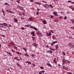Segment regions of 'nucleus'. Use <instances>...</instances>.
Masks as SVG:
<instances>
[{"label":"nucleus","mask_w":74,"mask_h":74,"mask_svg":"<svg viewBox=\"0 0 74 74\" xmlns=\"http://www.w3.org/2000/svg\"><path fill=\"white\" fill-rule=\"evenodd\" d=\"M8 26L7 24L4 23H1L0 24V27H1L2 28H3V29H7V27Z\"/></svg>","instance_id":"obj_1"},{"label":"nucleus","mask_w":74,"mask_h":74,"mask_svg":"<svg viewBox=\"0 0 74 74\" xmlns=\"http://www.w3.org/2000/svg\"><path fill=\"white\" fill-rule=\"evenodd\" d=\"M36 34H38V35H39V36H40V37H42L43 36V35L42 34L41 32L39 31H37V33Z\"/></svg>","instance_id":"obj_2"},{"label":"nucleus","mask_w":74,"mask_h":74,"mask_svg":"<svg viewBox=\"0 0 74 74\" xmlns=\"http://www.w3.org/2000/svg\"><path fill=\"white\" fill-rule=\"evenodd\" d=\"M17 8H18L19 10H24V9L22 7L20 6L19 5H17Z\"/></svg>","instance_id":"obj_3"},{"label":"nucleus","mask_w":74,"mask_h":74,"mask_svg":"<svg viewBox=\"0 0 74 74\" xmlns=\"http://www.w3.org/2000/svg\"><path fill=\"white\" fill-rule=\"evenodd\" d=\"M43 6L45 8H48L49 7V5L48 4H44Z\"/></svg>","instance_id":"obj_4"},{"label":"nucleus","mask_w":74,"mask_h":74,"mask_svg":"<svg viewBox=\"0 0 74 74\" xmlns=\"http://www.w3.org/2000/svg\"><path fill=\"white\" fill-rule=\"evenodd\" d=\"M57 42H58V41H55L54 42H53L52 43H51V46L53 45V44H56V43H57Z\"/></svg>","instance_id":"obj_5"},{"label":"nucleus","mask_w":74,"mask_h":74,"mask_svg":"<svg viewBox=\"0 0 74 74\" xmlns=\"http://www.w3.org/2000/svg\"><path fill=\"white\" fill-rule=\"evenodd\" d=\"M63 68L64 70H68V68L67 67H66L65 66H63Z\"/></svg>","instance_id":"obj_6"},{"label":"nucleus","mask_w":74,"mask_h":74,"mask_svg":"<svg viewBox=\"0 0 74 74\" xmlns=\"http://www.w3.org/2000/svg\"><path fill=\"white\" fill-rule=\"evenodd\" d=\"M31 34L34 36H35V34H34V32L33 31H32L31 32Z\"/></svg>","instance_id":"obj_7"},{"label":"nucleus","mask_w":74,"mask_h":74,"mask_svg":"<svg viewBox=\"0 0 74 74\" xmlns=\"http://www.w3.org/2000/svg\"><path fill=\"white\" fill-rule=\"evenodd\" d=\"M51 35L52 34H51V32H49V34H48V33H47V36H51Z\"/></svg>","instance_id":"obj_8"},{"label":"nucleus","mask_w":74,"mask_h":74,"mask_svg":"<svg viewBox=\"0 0 74 74\" xmlns=\"http://www.w3.org/2000/svg\"><path fill=\"white\" fill-rule=\"evenodd\" d=\"M53 62L54 63H57V61H56V58H55L53 60Z\"/></svg>","instance_id":"obj_9"},{"label":"nucleus","mask_w":74,"mask_h":74,"mask_svg":"<svg viewBox=\"0 0 74 74\" xmlns=\"http://www.w3.org/2000/svg\"><path fill=\"white\" fill-rule=\"evenodd\" d=\"M70 61H69L68 60H65V63H68V64H69L70 63Z\"/></svg>","instance_id":"obj_10"},{"label":"nucleus","mask_w":74,"mask_h":74,"mask_svg":"<svg viewBox=\"0 0 74 74\" xmlns=\"http://www.w3.org/2000/svg\"><path fill=\"white\" fill-rule=\"evenodd\" d=\"M62 62L63 65H64V64H65V63H65V60L64 59L62 60Z\"/></svg>","instance_id":"obj_11"},{"label":"nucleus","mask_w":74,"mask_h":74,"mask_svg":"<svg viewBox=\"0 0 74 74\" xmlns=\"http://www.w3.org/2000/svg\"><path fill=\"white\" fill-rule=\"evenodd\" d=\"M33 20V18L32 17H30L29 18V21H31Z\"/></svg>","instance_id":"obj_12"},{"label":"nucleus","mask_w":74,"mask_h":74,"mask_svg":"<svg viewBox=\"0 0 74 74\" xmlns=\"http://www.w3.org/2000/svg\"><path fill=\"white\" fill-rule=\"evenodd\" d=\"M53 13H54V15H55L56 16H58V15L57 14V12H53Z\"/></svg>","instance_id":"obj_13"},{"label":"nucleus","mask_w":74,"mask_h":74,"mask_svg":"<svg viewBox=\"0 0 74 74\" xmlns=\"http://www.w3.org/2000/svg\"><path fill=\"white\" fill-rule=\"evenodd\" d=\"M47 64L48 66H49V67H52V65H51L50 64L47 63Z\"/></svg>","instance_id":"obj_14"},{"label":"nucleus","mask_w":74,"mask_h":74,"mask_svg":"<svg viewBox=\"0 0 74 74\" xmlns=\"http://www.w3.org/2000/svg\"><path fill=\"white\" fill-rule=\"evenodd\" d=\"M43 24L44 25H45L46 24H47V21H46L45 20L44 21H43Z\"/></svg>","instance_id":"obj_15"},{"label":"nucleus","mask_w":74,"mask_h":74,"mask_svg":"<svg viewBox=\"0 0 74 74\" xmlns=\"http://www.w3.org/2000/svg\"><path fill=\"white\" fill-rule=\"evenodd\" d=\"M59 18L60 19H63L64 18V17L63 16H60L59 17Z\"/></svg>","instance_id":"obj_16"},{"label":"nucleus","mask_w":74,"mask_h":74,"mask_svg":"<svg viewBox=\"0 0 74 74\" xmlns=\"http://www.w3.org/2000/svg\"><path fill=\"white\" fill-rule=\"evenodd\" d=\"M33 45L34 47H37V44H36L35 43H33Z\"/></svg>","instance_id":"obj_17"},{"label":"nucleus","mask_w":74,"mask_h":74,"mask_svg":"<svg viewBox=\"0 0 74 74\" xmlns=\"http://www.w3.org/2000/svg\"><path fill=\"white\" fill-rule=\"evenodd\" d=\"M7 53H8L9 55H10V56H12V54H11V53L8 52H7Z\"/></svg>","instance_id":"obj_18"},{"label":"nucleus","mask_w":74,"mask_h":74,"mask_svg":"<svg viewBox=\"0 0 74 74\" xmlns=\"http://www.w3.org/2000/svg\"><path fill=\"white\" fill-rule=\"evenodd\" d=\"M14 22H18V20L16 19L15 18H14Z\"/></svg>","instance_id":"obj_19"},{"label":"nucleus","mask_w":74,"mask_h":74,"mask_svg":"<svg viewBox=\"0 0 74 74\" xmlns=\"http://www.w3.org/2000/svg\"><path fill=\"white\" fill-rule=\"evenodd\" d=\"M2 12L4 15V16H5V13L4 11L3 10H2Z\"/></svg>","instance_id":"obj_20"},{"label":"nucleus","mask_w":74,"mask_h":74,"mask_svg":"<svg viewBox=\"0 0 74 74\" xmlns=\"http://www.w3.org/2000/svg\"><path fill=\"white\" fill-rule=\"evenodd\" d=\"M50 49H51V51H55V50L54 49H52L51 48H50Z\"/></svg>","instance_id":"obj_21"},{"label":"nucleus","mask_w":74,"mask_h":74,"mask_svg":"<svg viewBox=\"0 0 74 74\" xmlns=\"http://www.w3.org/2000/svg\"><path fill=\"white\" fill-rule=\"evenodd\" d=\"M56 49L57 50H58V48H59V47L58 45L56 46Z\"/></svg>","instance_id":"obj_22"},{"label":"nucleus","mask_w":74,"mask_h":74,"mask_svg":"<svg viewBox=\"0 0 74 74\" xmlns=\"http://www.w3.org/2000/svg\"><path fill=\"white\" fill-rule=\"evenodd\" d=\"M34 29L36 30V31H37V30H38L37 28H36V27H34Z\"/></svg>","instance_id":"obj_23"},{"label":"nucleus","mask_w":74,"mask_h":74,"mask_svg":"<svg viewBox=\"0 0 74 74\" xmlns=\"http://www.w3.org/2000/svg\"><path fill=\"white\" fill-rule=\"evenodd\" d=\"M31 25H25V27H29L31 26Z\"/></svg>","instance_id":"obj_24"},{"label":"nucleus","mask_w":74,"mask_h":74,"mask_svg":"<svg viewBox=\"0 0 74 74\" xmlns=\"http://www.w3.org/2000/svg\"><path fill=\"white\" fill-rule=\"evenodd\" d=\"M54 22H58V19H56L55 20H54Z\"/></svg>","instance_id":"obj_25"},{"label":"nucleus","mask_w":74,"mask_h":74,"mask_svg":"<svg viewBox=\"0 0 74 74\" xmlns=\"http://www.w3.org/2000/svg\"><path fill=\"white\" fill-rule=\"evenodd\" d=\"M71 45H72V44L70 43L68 44V46H69V47H71Z\"/></svg>","instance_id":"obj_26"},{"label":"nucleus","mask_w":74,"mask_h":74,"mask_svg":"<svg viewBox=\"0 0 74 74\" xmlns=\"http://www.w3.org/2000/svg\"><path fill=\"white\" fill-rule=\"evenodd\" d=\"M24 55L25 56H29V55L27 54V53H26Z\"/></svg>","instance_id":"obj_27"},{"label":"nucleus","mask_w":74,"mask_h":74,"mask_svg":"<svg viewBox=\"0 0 74 74\" xmlns=\"http://www.w3.org/2000/svg\"><path fill=\"white\" fill-rule=\"evenodd\" d=\"M52 38L53 40H55V39H56V38L53 36H52Z\"/></svg>","instance_id":"obj_28"},{"label":"nucleus","mask_w":74,"mask_h":74,"mask_svg":"<svg viewBox=\"0 0 74 74\" xmlns=\"http://www.w3.org/2000/svg\"><path fill=\"white\" fill-rule=\"evenodd\" d=\"M23 49L24 50V51H25L26 52V49L25 48H23Z\"/></svg>","instance_id":"obj_29"},{"label":"nucleus","mask_w":74,"mask_h":74,"mask_svg":"<svg viewBox=\"0 0 74 74\" xmlns=\"http://www.w3.org/2000/svg\"><path fill=\"white\" fill-rule=\"evenodd\" d=\"M49 52L51 53H53V52L51 50H49Z\"/></svg>","instance_id":"obj_30"},{"label":"nucleus","mask_w":74,"mask_h":74,"mask_svg":"<svg viewBox=\"0 0 74 74\" xmlns=\"http://www.w3.org/2000/svg\"><path fill=\"white\" fill-rule=\"evenodd\" d=\"M67 74H73L72 73H71V72H67Z\"/></svg>","instance_id":"obj_31"},{"label":"nucleus","mask_w":74,"mask_h":74,"mask_svg":"<svg viewBox=\"0 0 74 74\" xmlns=\"http://www.w3.org/2000/svg\"><path fill=\"white\" fill-rule=\"evenodd\" d=\"M10 43L12 45H15V44H14V43L13 42H10Z\"/></svg>","instance_id":"obj_32"},{"label":"nucleus","mask_w":74,"mask_h":74,"mask_svg":"<svg viewBox=\"0 0 74 74\" xmlns=\"http://www.w3.org/2000/svg\"><path fill=\"white\" fill-rule=\"evenodd\" d=\"M32 58H35V55H34V54L32 55Z\"/></svg>","instance_id":"obj_33"},{"label":"nucleus","mask_w":74,"mask_h":74,"mask_svg":"<svg viewBox=\"0 0 74 74\" xmlns=\"http://www.w3.org/2000/svg\"><path fill=\"white\" fill-rule=\"evenodd\" d=\"M30 27L31 28H32V29H34V27H33V26H30Z\"/></svg>","instance_id":"obj_34"},{"label":"nucleus","mask_w":74,"mask_h":74,"mask_svg":"<svg viewBox=\"0 0 74 74\" xmlns=\"http://www.w3.org/2000/svg\"><path fill=\"white\" fill-rule=\"evenodd\" d=\"M71 29H72L73 30H74V27H71Z\"/></svg>","instance_id":"obj_35"},{"label":"nucleus","mask_w":74,"mask_h":74,"mask_svg":"<svg viewBox=\"0 0 74 74\" xmlns=\"http://www.w3.org/2000/svg\"><path fill=\"white\" fill-rule=\"evenodd\" d=\"M40 72L41 73H45V71H40Z\"/></svg>","instance_id":"obj_36"},{"label":"nucleus","mask_w":74,"mask_h":74,"mask_svg":"<svg viewBox=\"0 0 74 74\" xmlns=\"http://www.w3.org/2000/svg\"><path fill=\"white\" fill-rule=\"evenodd\" d=\"M16 2H17L18 3H20V2H19V1L18 0H17V1H16Z\"/></svg>","instance_id":"obj_37"},{"label":"nucleus","mask_w":74,"mask_h":74,"mask_svg":"<svg viewBox=\"0 0 74 74\" xmlns=\"http://www.w3.org/2000/svg\"><path fill=\"white\" fill-rule=\"evenodd\" d=\"M62 53L63 54L64 56H65V55H66V54L65 53H64V52H63Z\"/></svg>","instance_id":"obj_38"},{"label":"nucleus","mask_w":74,"mask_h":74,"mask_svg":"<svg viewBox=\"0 0 74 74\" xmlns=\"http://www.w3.org/2000/svg\"><path fill=\"white\" fill-rule=\"evenodd\" d=\"M8 3H5V5H7L8 6Z\"/></svg>","instance_id":"obj_39"},{"label":"nucleus","mask_w":74,"mask_h":74,"mask_svg":"<svg viewBox=\"0 0 74 74\" xmlns=\"http://www.w3.org/2000/svg\"><path fill=\"white\" fill-rule=\"evenodd\" d=\"M49 5V6H50V7H51V8H53V6H52V5Z\"/></svg>","instance_id":"obj_40"},{"label":"nucleus","mask_w":74,"mask_h":74,"mask_svg":"<svg viewBox=\"0 0 74 74\" xmlns=\"http://www.w3.org/2000/svg\"><path fill=\"white\" fill-rule=\"evenodd\" d=\"M50 16H51V18H53V17H54V16H53L51 15Z\"/></svg>","instance_id":"obj_41"},{"label":"nucleus","mask_w":74,"mask_h":74,"mask_svg":"<svg viewBox=\"0 0 74 74\" xmlns=\"http://www.w3.org/2000/svg\"><path fill=\"white\" fill-rule=\"evenodd\" d=\"M67 19V16H65L64 17V19Z\"/></svg>","instance_id":"obj_42"},{"label":"nucleus","mask_w":74,"mask_h":74,"mask_svg":"<svg viewBox=\"0 0 74 74\" xmlns=\"http://www.w3.org/2000/svg\"><path fill=\"white\" fill-rule=\"evenodd\" d=\"M21 29L22 30H25V28H24L23 27H22Z\"/></svg>","instance_id":"obj_43"},{"label":"nucleus","mask_w":74,"mask_h":74,"mask_svg":"<svg viewBox=\"0 0 74 74\" xmlns=\"http://www.w3.org/2000/svg\"><path fill=\"white\" fill-rule=\"evenodd\" d=\"M42 4L41 3H38V5H41Z\"/></svg>","instance_id":"obj_44"},{"label":"nucleus","mask_w":74,"mask_h":74,"mask_svg":"<svg viewBox=\"0 0 74 74\" xmlns=\"http://www.w3.org/2000/svg\"><path fill=\"white\" fill-rule=\"evenodd\" d=\"M28 64L29 65L30 64H31V62H29Z\"/></svg>","instance_id":"obj_45"},{"label":"nucleus","mask_w":74,"mask_h":74,"mask_svg":"<svg viewBox=\"0 0 74 74\" xmlns=\"http://www.w3.org/2000/svg\"><path fill=\"white\" fill-rule=\"evenodd\" d=\"M35 4H38V2H35Z\"/></svg>","instance_id":"obj_46"},{"label":"nucleus","mask_w":74,"mask_h":74,"mask_svg":"<svg viewBox=\"0 0 74 74\" xmlns=\"http://www.w3.org/2000/svg\"><path fill=\"white\" fill-rule=\"evenodd\" d=\"M14 48L16 49H18V48L16 46H15Z\"/></svg>","instance_id":"obj_47"},{"label":"nucleus","mask_w":74,"mask_h":74,"mask_svg":"<svg viewBox=\"0 0 74 74\" xmlns=\"http://www.w3.org/2000/svg\"><path fill=\"white\" fill-rule=\"evenodd\" d=\"M17 58H18L16 57H15L14 58V59H17Z\"/></svg>","instance_id":"obj_48"},{"label":"nucleus","mask_w":74,"mask_h":74,"mask_svg":"<svg viewBox=\"0 0 74 74\" xmlns=\"http://www.w3.org/2000/svg\"><path fill=\"white\" fill-rule=\"evenodd\" d=\"M8 45L9 47H11V45H10V44H8Z\"/></svg>","instance_id":"obj_49"},{"label":"nucleus","mask_w":74,"mask_h":74,"mask_svg":"<svg viewBox=\"0 0 74 74\" xmlns=\"http://www.w3.org/2000/svg\"><path fill=\"white\" fill-rule=\"evenodd\" d=\"M32 65L34 66L35 67L36 66V65L34 64H32Z\"/></svg>","instance_id":"obj_50"},{"label":"nucleus","mask_w":74,"mask_h":74,"mask_svg":"<svg viewBox=\"0 0 74 74\" xmlns=\"http://www.w3.org/2000/svg\"><path fill=\"white\" fill-rule=\"evenodd\" d=\"M36 15H39V13H38V12H37Z\"/></svg>","instance_id":"obj_51"},{"label":"nucleus","mask_w":74,"mask_h":74,"mask_svg":"<svg viewBox=\"0 0 74 74\" xmlns=\"http://www.w3.org/2000/svg\"><path fill=\"white\" fill-rule=\"evenodd\" d=\"M9 27H12V26L11 25V24H9Z\"/></svg>","instance_id":"obj_52"},{"label":"nucleus","mask_w":74,"mask_h":74,"mask_svg":"<svg viewBox=\"0 0 74 74\" xmlns=\"http://www.w3.org/2000/svg\"><path fill=\"white\" fill-rule=\"evenodd\" d=\"M32 38L33 39H35V37H33V36H32Z\"/></svg>","instance_id":"obj_53"},{"label":"nucleus","mask_w":74,"mask_h":74,"mask_svg":"<svg viewBox=\"0 0 74 74\" xmlns=\"http://www.w3.org/2000/svg\"><path fill=\"white\" fill-rule=\"evenodd\" d=\"M16 53H17V54H19V52L17 51V52H16Z\"/></svg>","instance_id":"obj_54"},{"label":"nucleus","mask_w":74,"mask_h":74,"mask_svg":"<svg viewBox=\"0 0 74 74\" xmlns=\"http://www.w3.org/2000/svg\"><path fill=\"white\" fill-rule=\"evenodd\" d=\"M40 69H44V68L42 66L40 67Z\"/></svg>","instance_id":"obj_55"},{"label":"nucleus","mask_w":74,"mask_h":74,"mask_svg":"<svg viewBox=\"0 0 74 74\" xmlns=\"http://www.w3.org/2000/svg\"><path fill=\"white\" fill-rule=\"evenodd\" d=\"M21 18L22 19H24L25 18H23V17H21Z\"/></svg>","instance_id":"obj_56"},{"label":"nucleus","mask_w":74,"mask_h":74,"mask_svg":"<svg viewBox=\"0 0 74 74\" xmlns=\"http://www.w3.org/2000/svg\"><path fill=\"white\" fill-rule=\"evenodd\" d=\"M42 2L43 3H47V2L45 1H42Z\"/></svg>","instance_id":"obj_57"},{"label":"nucleus","mask_w":74,"mask_h":74,"mask_svg":"<svg viewBox=\"0 0 74 74\" xmlns=\"http://www.w3.org/2000/svg\"><path fill=\"white\" fill-rule=\"evenodd\" d=\"M6 11H9V9H7V10H6Z\"/></svg>","instance_id":"obj_58"},{"label":"nucleus","mask_w":74,"mask_h":74,"mask_svg":"<svg viewBox=\"0 0 74 74\" xmlns=\"http://www.w3.org/2000/svg\"><path fill=\"white\" fill-rule=\"evenodd\" d=\"M17 64L18 66H19V64L17 63Z\"/></svg>","instance_id":"obj_59"},{"label":"nucleus","mask_w":74,"mask_h":74,"mask_svg":"<svg viewBox=\"0 0 74 74\" xmlns=\"http://www.w3.org/2000/svg\"><path fill=\"white\" fill-rule=\"evenodd\" d=\"M30 1L31 2H34V1L33 0H31Z\"/></svg>","instance_id":"obj_60"},{"label":"nucleus","mask_w":74,"mask_h":74,"mask_svg":"<svg viewBox=\"0 0 74 74\" xmlns=\"http://www.w3.org/2000/svg\"><path fill=\"white\" fill-rule=\"evenodd\" d=\"M72 48H74V45H72Z\"/></svg>","instance_id":"obj_61"},{"label":"nucleus","mask_w":74,"mask_h":74,"mask_svg":"<svg viewBox=\"0 0 74 74\" xmlns=\"http://www.w3.org/2000/svg\"><path fill=\"white\" fill-rule=\"evenodd\" d=\"M68 2L69 3H70V2H71V1H68Z\"/></svg>","instance_id":"obj_62"},{"label":"nucleus","mask_w":74,"mask_h":74,"mask_svg":"<svg viewBox=\"0 0 74 74\" xmlns=\"http://www.w3.org/2000/svg\"><path fill=\"white\" fill-rule=\"evenodd\" d=\"M51 33H53V30H51Z\"/></svg>","instance_id":"obj_63"},{"label":"nucleus","mask_w":74,"mask_h":74,"mask_svg":"<svg viewBox=\"0 0 74 74\" xmlns=\"http://www.w3.org/2000/svg\"><path fill=\"white\" fill-rule=\"evenodd\" d=\"M72 11H74V8H72Z\"/></svg>","instance_id":"obj_64"}]
</instances>
